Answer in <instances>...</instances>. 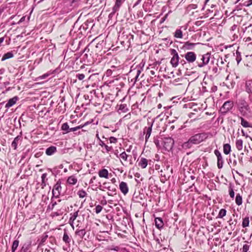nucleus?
Here are the masks:
<instances>
[{
  "instance_id": "obj_20",
  "label": "nucleus",
  "mask_w": 252,
  "mask_h": 252,
  "mask_svg": "<svg viewBox=\"0 0 252 252\" xmlns=\"http://www.w3.org/2000/svg\"><path fill=\"white\" fill-rule=\"evenodd\" d=\"M30 247V244H24L21 247L20 252H31Z\"/></svg>"
},
{
  "instance_id": "obj_5",
  "label": "nucleus",
  "mask_w": 252,
  "mask_h": 252,
  "mask_svg": "<svg viewBox=\"0 0 252 252\" xmlns=\"http://www.w3.org/2000/svg\"><path fill=\"white\" fill-rule=\"evenodd\" d=\"M233 106V103L232 101H227L224 103L222 106L220 108V111L221 113L225 114L228 112Z\"/></svg>"
},
{
  "instance_id": "obj_46",
  "label": "nucleus",
  "mask_w": 252,
  "mask_h": 252,
  "mask_svg": "<svg viewBox=\"0 0 252 252\" xmlns=\"http://www.w3.org/2000/svg\"><path fill=\"white\" fill-rule=\"evenodd\" d=\"M47 174L46 173H43L41 176V179H42V183L44 184L45 179L46 178Z\"/></svg>"
},
{
  "instance_id": "obj_55",
  "label": "nucleus",
  "mask_w": 252,
  "mask_h": 252,
  "mask_svg": "<svg viewBox=\"0 0 252 252\" xmlns=\"http://www.w3.org/2000/svg\"><path fill=\"white\" fill-rule=\"evenodd\" d=\"M252 4V0H249L248 1V3L247 4V6H250Z\"/></svg>"
},
{
  "instance_id": "obj_26",
  "label": "nucleus",
  "mask_w": 252,
  "mask_h": 252,
  "mask_svg": "<svg viewBox=\"0 0 252 252\" xmlns=\"http://www.w3.org/2000/svg\"><path fill=\"white\" fill-rule=\"evenodd\" d=\"M63 240L66 244H69L71 241V238L68 236L66 231L64 232Z\"/></svg>"
},
{
  "instance_id": "obj_21",
  "label": "nucleus",
  "mask_w": 252,
  "mask_h": 252,
  "mask_svg": "<svg viewBox=\"0 0 252 252\" xmlns=\"http://www.w3.org/2000/svg\"><path fill=\"white\" fill-rule=\"evenodd\" d=\"M241 124L244 127H252V125L245 120L243 118L241 117Z\"/></svg>"
},
{
  "instance_id": "obj_57",
  "label": "nucleus",
  "mask_w": 252,
  "mask_h": 252,
  "mask_svg": "<svg viewBox=\"0 0 252 252\" xmlns=\"http://www.w3.org/2000/svg\"><path fill=\"white\" fill-rule=\"evenodd\" d=\"M111 182L113 183V184H115L116 182V180L115 178H112L111 179Z\"/></svg>"
},
{
  "instance_id": "obj_53",
  "label": "nucleus",
  "mask_w": 252,
  "mask_h": 252,
  "mask_svg": "<svg viewBox=\"0 0 252 252\" xmlns=\"http://www.w3.org/2000/svg\"><path fill=\"white\" fill-rule=\"evenodd\" d=\"M48 236L47 235H46L44 237L42 238V240H41V242L42 243H43L45 241L46 238H47Z\"/></svg>"
},
{
  "instance_id": "obj_8",
  "label": "nucleus",
  "mask_w": 252,
  "mask_h": 252,
  "mask_svg": "<svg viewBox=\"0 0 252 252\" xmlns=\"http://www.w3.org/2000/svg\"><path fill=\"white\" fill-rule=\"evenodd\" d=\"M185 58L188 63H192L196 60V56L193 52H188L185 54Z\"/></svg>"
},
{
  "instance_id": "obj_63",
  "label": "nucleus",
  "mask_w": 252,
  "mask_h": 252,
  "mask_svg": "<svg viewBox=\"0 0 252 252\" xmlns=\"http://www.w3.org/2000/svg\"><path fill=\"white\" fill-rule=\"evenodd\" d=\"M251 38L250 37L247 38V41H251Z\"/></svg>"
},
{
  "instance_id": "obj_11",
  "label": "nucleus",
  "mask_w": 252,
  "mask_h": 252,
  "mask_svg": "<svg viewBox=\"0 0 252 252\" xmlns=\"http://www.w3.org/2000/svg\"><path fill=\"white\" fill-rule=\"evenodd\" d=\"M22 140V137L21 136L18 135L16 136L14 139L13 142L11 143V147L14 149V150H16L17 148V145L21 143Z\"/></svg>"
},
{
  "instance_id": "obj_28",
  "label": "nucleus",
  "mask_w": 252,
  "mask_h": 252,
  "mask_svg": "<svg viewBox=\"0 0 252 252\" xmlns=\"http://www.w3.org/2000/svg\"><path fill=\"white\" fill-rule=\"evenodd\" d=\"M75 234L80 237L81 238H83L86 234V231L85 229L80 230H77L75 232Z\"/></svg>"
},
{
  "instance_id": "obj_4",
  "label": "nucleus",
  "mask_w": 252,
  "mask_h": 252,
  "mask_svg": "<svg viewBox=\"0 0 252 252\" xmlns=\"http://www.w3.org/2000/svg\"><path fill=\"white\" fill-rule=\"evenodd\" d=\"M163 142V146L166 150L169 151L172 150L174 145V140L172 138L170 137L164 138Z\"/></svg>"
},
{
  "instance_id": "obj_42",
  "label": "nucleus",
  "mask_w": 252,
  "mask_h": 252,
  "mask_svg": "<svg viewBox=\"0 0 252 252\" xmlns=\"http://www.w3.org/2000/svg\"><path fill=\"white\" fill-rule=\"evenodd\" d=\"M229 192L230 196L231 198H233L234 197V192L233 189V188H232L231 186L229 187Z\"/></svg>"
},
{
  "instance_id": "obj_18",
  "label": "nucleus",
  "mask_w": 252,
  "mask_h": 252,
  "mask_svg": "<svg viewBox=\"0 0 252 252\" xmlns=\"http://www.w3.org/2000/svg\"><path fill=\"white\" fill-rule=\"evenodd\" d=\"M246 89L248 93L252 92V80H248L246 82Z\"/></svg>"
},
{
  "instance_id": "obj_44",
  "label": "nucleus",
  "mask_w": 252,
  "mask_h": 252,
  "mask_svg": "<svg viewBox=\"0 0 252 252\" xmlns=\"http://www.w3.org/2000/svg\"><path fill=\"white\" fill-rule=\"evenodd\" d=\"M109 141L111 143H115L117 141V139L114 137L111 136L109 138Z\"/></svg>"
},
{
  "instance_id": "obj_56",
  "label": "nucleus",
  "mask_w": 252,
  "mask_h": 252,
  "mask_svg": "<svg viewBox=\"0 0 252 252\" xmlns=\"http://www.w3.org/2000/svg\"><path fill=\"white\" fill-rule=\"evenodd\" d=\"M4 41V37H2L0 38V44H1V43H2Z\"/></svg>"
},
{
  "instance_id": "obj_61",
  "label": "nucleus",
  "mask_w": 252,
  "mask_h": 252,
  "mask_svg": "<svg viewBox=\"0 0 252 252\" xmlns=\"http://www.w3.org/2000/svg\"><path fill=\"white\" fill-rule=\"evenodd\" d=\"M150 72H151V74H152V75H154L155 74V72L154 71H153V70H151L150 71Z\"/></svg>"
},
{
  "instance_id": "obj_15",
  "label": "nucleus",
  "mask_w": 252,
  "mask_h": 252,
  "mask_svg": "<svg viewBox=\"0 0 252 252\" xmlns=\"http://www.w3.org/2000/svg\"><path fill=\"white\" fill-rule=\"evenodd\" d=\"M57 152V148L55 146H50L45 151V153L48 156L53 155Z\"/></svg>"
},
{
  "instance_id": "obj_58",
  "label": "nucleus",
  "mask_w": 252,
  "mask_h": 252,
  "mask_svg": "<svg viewBox=\"0 0 252 252\" xmlns=\"http://www.w3.org/2000/svg\"><path fill=\"white\" fill-rule=\"evenodd\" d=\"M25 17H22L21 18V19L20 20L19 22H22L23 21H24L25 20Z\"/></svg>"
},
{
  "instance_id": "obj_32",
  "label": "nucleus",
  "mask_w": 252,
  "mask_h": 252,
  "mask_svg": "<svg viewBox=\"0 0 252 252\" xmlns=\"http://www.w3.org/2000/svg\"><path fill=\"white\" fill-rule=\"evenodd\" d=\"M235 202L237 205L240 206L242 204V197L240 194H237L236 196Z\"/></svg>"
},
{
  "instance_id": "obj_19",
  "label": "nucleus",
  "mask_w": 252,
  "mask_h": 252,
  "mask_svg": "<svg viewBox=\"0 0 252 252\" xmlns=\"http://www.w3.org/2000/svg\"><path fill=\"white\" fill-rule=\"evenodd\" d=\"M98 175L100 177L108 178V171L106 169H102L99 171Z\"/></svg>"
},
{
  "instance_id": "obj_60",
  "label": "nucleus",
  "mask_w": 252,
  "mask_h": 252,
  "mask_svg": "<svg viewBox=\"0 0 252 252\" xmlns=\"http://www.w3.org/2000/svg\"><path fill=\"white\" fill-rule=\"evenodd\" d=\"M161 107H162V105H161V104H158V109H160V108H161Z\"/></svg>"
},
{
  "instance_id": "obj_36",
  "label": "nucleus",
  "mask_w": 252,
  "mask_h": 252,
  "mask_svg": "<svg viewBox=\"0 0 252 252\" xmlns=\"http://www.w3.org/2000/svg\"><path fill=\"white\" fill-rule=\"evenodd\" d=\"M77 194L78 195L80 198H84L87 195V194L85 190L82 189L79 190L77 192Z\"/></svg>"
},
{
  "instance_id": "obj_50",
  "label": "nucleus",
  "mask_w": 252,
  "mask_h": 252,
  "mask_svg": "<svg viewBox=\"0 0 252 252\" xmlns=\"http://www.w3.org/2000/svg\"><path fill=\"white\" fill-rule=\"evenodd\" d=\"M77 130L76 126L72 128H69V130L67 131V133L71 132V131H75Z\"/></svg>"
},
{
  "instance_id": "obj_22",
  "label": "nucleus",
  "mask_w": 252,
  "mask_h": 252,
  "mask_svg": "<svg viewBox=\"0 0 252 252\" xmlns=\"http://www.w3.org/2000/svg\"><path fill=\"white\" fill-rule=\"evenodd\" d=\"M197 43H190L188 41L185 43L184 47L187 50H191L192 49L194 46Z\"/></svg>"
},
{
  "instance_id": "obj_62",
  "label": "nucleus",
  "mask_w": 252,
  "mask_h": 252,
  "mask_svg": "<svg viewBox=\"0 0 252 252\" xmlns=\"http://www.w3.org/2000/svg\"><path fill=\"white\" fill-rule=\"evenodd\" d=\"M237 63H239L240 62L241 59H239L238 58L236 59Z\"/></svg>"
},
{
  "instance_id": "obj_16",
  "label": "nucleus",
  "mask_w": 252,
  "mask_h": 252,
  "mask_svg": "<svg viewBox=\"0 0 252 252\" xmlns=\"http://www.w3.org/2000/svg\"><path fill=\"white\" fill-rule=\"evenodd\" d=\"M156 226L160 229L163 227V222L162 219L160 218H156L155 220Z\"/></svg>"
},
{
  "instance_id": "obj_7",
  "label": "nucleus",
  "mask_w": 252,
  "mask_h": 252,
  "mask_svg": "<svg viewBox=\"0 0 252 252\" xmlns=\"http://www.w3.org/2000/svg\"><path fill=\"white\" fill-rule=\"evenodd\" d=\"M214 153L217 157L218 167L219 169H221L222 167L223 164V160L221 156V154L218 150H215Z\"/></svg>"
},
{
  "instance_id": "obj_2",
  "label": "nucleus",
  "mask_w": 252,
  "mask_h": 252,
  "mask_svg": "<svg viewBox=\"0 0 252 252\" xmlns=\"http://www.w3.org/2000/svg\"><path fill=\"white\" fill-rule=\"evenodd\" d=\"M170 53L172 56L170 61V63L172 67H176L179 64V57L178 52L175 49H171Z\"/></svg>"
},
{
  "instance_id": "obj_64",
  "label": "nucleus",
  "mask_w": 252,
  "mask_h": 252,
  "mask_svg": "<svg viewBox=\"0 0 252 252\" xmlns=\"http://www.w3.org/2000/svg\"><path fill=\"white\" fill-rule=\"evenodd\" d=\"M190 178H191V179L192 180H193V179H194V178H195V177H194V176H190Z\"/></svg>"
},
{
  "instance_id": "obj_33",
  "label": "nucleus",
  "mask_w": 252,
  "mask_h": 252,
  "mask_svg": "<svg viewBox=\"0 0 252 252\" xmlns=\"http://www.w3.org/2000/svg\"><path fill=\"white\" fill-rule=\"evenodd\" d=\"M79 211L77 210V211L73 213H71L70 215L71 217L69 218V220L74 221L77 217L78 216V213Z\"/></svg>"
},
{
  "instance_id": "obj_29",
  "label": "nucleus",
  "mask_w": 252,
  "mask_h": 252,
  "mask_svg": "<svg viewBox=\"0 0 252 252\" xmlns=\"http://www.w3.org/2000/svg\"><path fill=\"white\" fill-rule=\"evenodd\" d=\"M19 241L18 240H15L13 241L11 248L12 252H15L16 251L19 246Z\"/></svg>"
},
{
  "instance_id": "obj_12",
  "label": "nucleus",
  "mask_w": 252,
  "mask_h": 252,
  "mask_svg": "<svg viewBox=\"0 0 252 252\" xmlns=\"http://www.w3.org/2000/svg\"><path fill=\"white\" fill-rule=\"evenodd\" d=\"M119 188L121 192L125 195H126L128 191V188L126 182H121L119 185Z\"/></svg>"
},
{
  "instance_id": "obj_51",
  "label": "nucleus",
  "mask_w": 252,
  "mask_h": 252,
  "mask_svg": "<svg viewBox=\"0 0 252 252\" xmlns=\"http://www.w3.org/2000/svg\"><path fill=\"white\" fill-rule=\"evenodd\" d=\"M99 144L101 147H105V146L106 145V144L101 140H100Z\"/></svg>"
},
{
  "instance_id": "obj_27",
  "label": "nucleus",
  "mask_w": 252,
  "mask_h": 252,
  "mask_svg": "<svg viewBox=\"0 0 252 252\" xmlns=\"http://www.w3.org/2000/svg\"><path fill=\"white\" fill-rule=\"evenodd\" d=\"M13 57V54L12 52H9L4 54L1 59L2 61H4L7 59L11 58Z\"/></svg>"
},
{
  "instance_id": "obj_37",
  "label": "nucleus",
  "mask_w": 252,
  "mask_h": 252,
  "mask_svg": "<svg viewBox=\"0 0 252 252\" xmlns=\"http://www.w3.org/2000/svg\"><path fill=\"white\" fill-rule=\"evenodd\" d=\"M123 160L125 161L127 160L128 156L126 153L125 152L122 153L119 156Z\"/></svg>"
},
{
  "instance_id": "obj_1",
  "label": "nucleus",
  "mask_w": 252,
  "mask_h": 252,
  "mask_svg": "<svg viewBox=\"0 0 252 252\" xmlns=\"http://www.w3.org/2000/svg\"><path fill=\"white\" fill-rule=\"evenodd\" d=\"M204 133H197L191 136L188 141V144H198L206 138Z\"/></svg>"
},
{
  "instance_id": "obj_47",
  "label": "nucleus",
  "mask_w": 252,
  "mask_h": 252,
  "mask_svg": "<svg viewBox=\"0 0 252 252\" xmlns=\"http://www.w3.org/2000/svg\"><path fill=\"white\" fill-rule=\"evenodd\" d=\"M110 250L112 251L119 252L120 250V248L118 246H116L111 248Z\"/></svg>"
},
{
  "instance_id": "obj_59",
  "label": "nucleus",
  "mask_w": 252,
  "mask_h": 252,
  "mask_svg": "<svg viewBox=\"0 0 252 252\" xmlns=\"http://www.w3.org/2000/svg\"><path fill=\"white\" fill-rule=\"evenodd\" d=\"M96 137L97 139L99 141H100V140H101V139H100L99 137V135H98V133H97V134H96Z\"/></svg>"
},
{
  "instance_id": "obj_49",
  "label": "nucleus",
  "mask_w": 252,
  "mask_h": 252,
  "mask_svg": "<svg viewBox=\"0 0 252 252\" xmlns=\"http://www.w3.org/2000/svg\"><path fill=\"white\" fill-rule=\"evenodd\" d=\"M87 124H88V123H86L83 125H80L79 126H76L77 130H78V129H81L82 128H83L85 126L87 125Z\"/></svg>"
},
{
  "instance_id": "obj_13",
  "label": "nucleus",
  "mask_w": 252,
  "mask_h": 252,
  "mask_svg": "<svg viewBox=\"0 0 252 252\" xmlns=\"http://www.w3.org/2000/svg\"><path fill=\"white\" fill-rule=\"evenodd\" d=\"M18 99L19 98L17 96L9 99L5 106V108H9L13 106L16 103Z\"/></svg>"
},
{
  "instance_id": "obj_9",
  "label": "nucleus",
  "mask_w": 252,
  "mask_h": 252,
  "mask_svg": "<svg viewBox=\"0 0 252 252\" xmlns=\"http://www.w3.org/2000/svg\"><path fill=\"white\" fill-rule=\"evenodd\" d=\"M108 183H104L103 184L104 188L107 189L109 190V192H107V194L109 196H114L116 194V189L114 187H112L108 186Z\"/></svg>"
},
{
  "instance_id": "obj_54",
  "label": "nucleus",
  "mask_w": 252,
  "mask_h": 252,
  "mask_svg": "<svg viewBox=\"0 0 252 252\" xmlns=\"http://www.w3.org/2000/svg\"><path fill=\"white\" fill-rule=\"evenodd\" d=\"M80 0H71V3H75V2H78L80 1Z\"/></svg>"
},
{
  "instance_id": "obj_3",
  "label": "nucleus",
  "mask_w": 252,
  "mask_h": 252,
  "mask_svg": "<svg viewBox=\"0 0 252 252\" xmlns=\"http://www.w3.org/2000/svg\"><path fill=\"white\" fill-rule=\"evenodd\" d=\"M200 56L201 57L200 60L201 62L199 63L197 62L198 66L199 67H202L208 63L210 59L211 54L207 53L204 55H200Z\"/></svg>"
},
{
  "instance_id": "obj_24",
  "label": "nucleus",
  "mask_w": 252,
  "mask_h": 252,
  "mask_svg": "<svg viewBox=\"0 0 252 252\" xmlns=\"http://www.w3.org/2000/svg\"><path fill=\"white\" fill-rule=\"evenodd\" d=\"M223 153L226 154L228 155L230 153L231 151V146L229 144H225L223 145Z\"/></svg>"
},
{
  "instance_id": "obj_10",
  "label": "nucleus",
  "mask_w": 252,
  "mask_h": 252,
  "mask_svg": "<svg viewBox=\"0 0 252 252\" xmlns=\"http://www.w3.org/2000/svg\"><path fill=\"white\" fill-rule=\"evenodd\" d=\"M154 121H153L152 123L148 122V127H145L144 129V132H146V136H145V139L146 141H147L148 138L150 137L151 135V133L152 130V126L153 124Z\"/></svg>"
},
{
  "instance_id": "obj_43",
  "label": "nucleus",
  "mask_w": 252,
  "mask_h": 252,
  "mask_svg": "<svg viewBox=\"0 0 252 252\" xmlns=\"http://www.w3.org/2000/svg\"><path fill=\"white\" fill-rule=\"evenodd\" d=\"M76 77L79 80H82L85 78V75L84 74H76Z\"/></svg>"
},
{
  "instance_id": "obj_6",
  "label": "nucleus",
  "mask_w": 252,
  "mask_h": 252,
  "mask_svg": "<svg viewBox=\"0 0 252 252\" xmlns=\"http://www.w3.org/2000/svg\"><path fill=\"white\" fill-rule=\"evenodd\" d=\"M61 189L62 187L61 186V183L58 182L53 187V189L52 190V197L56 198H58L60 194Z\"/></svg>"
},
{
  "instance_id": "obj_23",
  "label": "nucleus",
  "mask_w": 252,
  "mask_h": 252,
  "mask_svg": "<svg viewBox=\"0 0 252 252\" xmlns=\"http://www.w3.org/2000/svg\"><path fill=\"white\" fill-rule=\"evenodd\" d=\"M243 140L242 139H237L236 141L235 145L237 149L241 151L243 149Z\"/></svg>"
},
{
  "instance_id": "obj_40",
  "label": "nucleus",
  "mask_w": 252,
  "mask_h": 252,
  "mask_svg": "<svg viewBox=\"0 0 252 252\" xmlns=\"http://www.w3.org/2000/svg\"><path fill=\"white\" fill-rule=\"evenodd\" d=\"M250 246L249 245H248L247 244H246L243 245V248H242V252H248L250 249Z\"/></svg>"
},
{
  "instance_id": "obj_35",
  "label": "nucleus",
  "mask_w": 252,
  "mask_h": 252,
  "mask_svg": "<svg viewBox=\"0 0 252 252\" xmlns=\"http://www.w3.org/2000/svg\"><path fill=\"white\" fill-rule=\"evenodd\" d=\"M226 211L224 209H221L220 210L219 215H218V218H222L223 217H224L226 215Z\"/></svg>"
},
{
  "instance_id": "obj_39",
  "label": "nucleus",
  "mask_w": 252,
  "mask_h": 252,
  "mask_svg": "<svg viewBox=\"0 0 252 252\" xmlns=\"http://www.w3.org/2000/svg\"><path fill=\"white\" fill-rule=\"evenodd\" d=\"M62 129L64 131H66V132L68 130H69V127L67 123H65L63 124L62 126Z\"/></svg>"
},
{
  "instance_id": "obj_30",
  "label": "nucleus",
  "mask_w": 252,
  "mask_h": 252,
  "mask_svg": "<svg viewBox=\"0 0 252 252\" xmlns=\"http://www.w3.org/2000/svg\"><path fill=\"white\" fill-rule=\"evenodd\" d=\"M53 73V72H47L45 74H44L43 75H41V76H40L39 77H38L36 79V81H38V80H42V79H46L47 77H48V76H49L50 75H51Z\"/></svg>"
},
{
  "instance_id": "obj_38",
  "label": "nucleus",
  "mask_w": 252,
  "mask_h": 252,
  "mask_svg": "<svg viewBox=\"0 0 252 252\" xmlns=\"http://www.w3.org/2000/svg\"><path fill=\"white\" fill-rule=\"evenodd\" d=\"M56 205V202L54 200V198L52 197L51 203L49 205L48 208L50 210H53Z\"/></svg>"
},
{
  "instance_id": "obj_31",
  "label": "nucleus",
  "mask_w": 252,
  "mask_h": 252,
  "mask_svg": "<svg viewBox=\"0 0 252 252\" xmlns=\"http://www.w3.org/2000/svg\"><path fill=\"white\" fill-rule=\"evenodd\" d=\"M174 36L178 38H182L183 37L182 31L180 29H177L175 32Z\"/></svg>"
},
{
  "instance_id": "obj_25",
  "label": "nucleus",
  "mask_w": 252,
  "mask_h": 252,
  "mask_svg": "<svg viewBox=\"0 0 252 252\" xmlns=\"http://www.w3.org/2000/svg\"><path fill=\"white\" fill-rule=\"evenodd\" d=\"M250 223V218L249 217H246L243 219L242 227L245 228L249 226Z\"/></svg>"
},
{
  "instance_id": "obj_14",
  "label": "nucleus",
  "mask_w": 252,
  "mask_h": 252,
  "mask_svg": "<svg viewBox=\"0 0 252 252\" xmlns=\"http://www.w3.org/2000/svg\"><path fill=\"white\" fill-rule=\"evenodd\" d=\"M137 162L138 166L142 169L145 168L148 165V160L144 158H140Z\"/></svg>"
},
{
  "instance_id": "obj_41",
  "label": "nucleus",
  "mask_w": 252,
  "mask_h": 252,
  "mask_svg": "<svg viewBox=\"0 0 252 252\" xmlns=\"http://www.w3.org/2000/svg\"><path fill=\"white\" fill-rule=\"evenodd\" d=\"M102 207L101 205H98L95 207V210L96 214L99 213L102 210Z\"/></svg>"
},
{
  "instance_id": "obj_17",
  "label": "nucleus",
  "mask_w": 252,
  "mask_h": 252,
  "mask_svg": "<svg viewBox=\"0 0 252 252\" xmlns=\"http://www.w3.org/2000/svg\"><path fill=\"white\" fill-rule=\"evenodd\" d=\"M77 182V179L74 176L69 177L67 180V183L71 185H74Z\"/></svg>"
},
{
  "instance_id": "obj_48",
  "label": "nucleus",
  "mask_w": 252,
  "mask_h": 252,
  "mask_svg": "<svg viewBox=\"0 0 252 252\" xmlns=\"http://www.w3.org/2000/svg\"><path fill=\"white\" fill-rule=\"evenodd\" d=\"M104 147H105L106 151L107 153H108L109 152H110V151H111L112 150V147H109L107 145H106Z\"/></svg>"
},
{
  "instance_id": "obj_52",
  "label": "nucleus",
  "mask_w": 252,
  "mask_h": 252,
  "mask_svg": "<svg viewBox=\"0 0 252 252\" xmlns=\"http://www.w3.org/2000/svg\"><path fill=\"white\" fill-rule=\"evenodd\" d=\"M74 221H72V220H69V223L70 224V225H71V226L72 227V228L74 229Z\"/></svg>"
},
{
  "instance_id": "obj_34",
  "label": "nucleus",
  "mask_w": 252,
  "mask_h": 252,
  "mask_svg": "<svg viewBox=\"0 0 252 252\" xmlns=\"http://www.w3.org/2000/svg\"><path fill=\"white\" fill-rule=\"evenodd\" d=\"M119 110L123 113H126L128 110V109L126 104H123L120 105Z\"/></svg>"
},
{
  "instance_id": "obj_45",
  "label": "nucleus",
  "mask_w": 252,
  "mask_h": 252,
  "mask_svg": "<svg viewBox=\"0 0 252 252\" xmlns=\"http://www.w3.org/2000/svg\"><path fill=\"white\" fill-rule=\"evenodd\" d=\"M141 71V70L138 69L136 70V76L135 77V81H137L139 75L140 74Z\"/></svg>"
}]
</instances>
